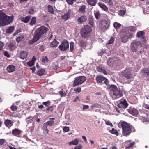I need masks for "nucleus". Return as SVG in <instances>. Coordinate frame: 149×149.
Returning <instances> with one entry per match:
<instances>
[{
  "mask_svg": "<svg viewBox=\"0 0 149 149\" xmlns=\"http://www.w3.org/2000/svg\"><path fill=\"white\" fill-rule=\"evenodd\" d=\"M27 55V54L26 52L22 51L20 53V58L22 59H24L26 58Z\"/></svg>",
  "mask_w": 149,
  "mask_h": 149,
  "instance_id": "24",
  "label": "nucleus"
},
{
  "mask_svg": "<svg viewBox=\"0 0 149 149\" xmlns=\"http://www.w3.org/2000/svg\"><path fill=\"white\" fill-rule=\"evenodd\" d=\"M13 19V15L8 16L3 12L0 11V26L9 24L12 22Z\"/></svg>",
  "mask_w": 149,
  "mask_h": 149,
  "instance_id": "3",
  "label": "nucleus"
},
{
  "mask_svg": "<svg viewBox=\"0 0 149 149\" xmlns=\"http://www.w3.org/2000/svg\"><path fill=\"white\" fill-rule=\"evenodd\" d=\"M49 119L50 120L44 124L43 125H44V126L47 127V126H51L52 125L54 122V121H53V120H54L55 118H50Z\"/></svg>",
  "mask_w": 149,
  "mask_h": 149,
  "instance_id": "13",
  "label": "nucleus"
},
{
  "mask_svg": "<svg viewBox=\"0 0 149 149\" xmlns=\"http://www.w3.org/2000/svg\"><path fill=\"white\" fill-rule=\"evenodd\" d=\"M114 41V38L113 37H111L110 39L108 41L107 44H111L113 43Z\"/></svg>",
  "mask_w": 149,
  "mask_h": 149,
  "instance_id": "49",
  "label": "nucleus"
},
{
  "mask_svg": "<svg viewBox=\"0 0 149 149\" xmlns=\"http://www.w3.org/2000/svg\"><path fill=\"white\" fill-rule=\"evenodd\" d=\"M21 131L17 129L13 130L12 131V134L15 136H17L20 134Z\"/></svg>",
  "mask_w": 149,
  "mask_h": 149,
  "instance_id": "23",
  "label": "nucleus"
},
{
  "mask_svg": "<svg viewBox=\"0 0 149 149\" xmlns=\"http://www.w3.org/2000/svg\"><path fill=\"white\" fill-rule=\"evenodd\" d=\"M107 22L105 20H102L99 23V27L102 29H105L108 27Z\"/></svg>",
  "mask_w": 149,
  "mask_h": 149,
  "instance_id": "11",
  "label": "nucleus"
},
{
  "mask_svg": "<svg viewBox=\"0 0 149 149\" xmlns=\"http://www.w3.org/2000/svg\"><path fill=\"white\" fill-rule=\"evenodd\" d=\"M103 2L107 3L110 7H112L113 6V0H106Z\"/></svg>",
  "mask_w": 149,
  "mask_h": 149,
  "instance_id": "33",
  "label": "nucleus"
},
{
  "mask_svg": "<svg viewBox=\"0 0 149 149\" xmlns=\"http://www.w3.org/2000/svg\"><path fill=\"white\" fill-rule=\"evenodd\" d=\"M99 107V104L98 103H95L93 104L91 107V108L93 109L95 108H97Z\"/></svg>",
  "mask_w": 149,
  "mask_h": 149,
  "instance_id": "52",
  "label": "nucleus"
},
{
  "mask_svg": "<svg viewBox=\"0 0 149 149\" xmlns=\"http://www.w3.org/2000/svg\"><path fill=\"white\" fill-rule=\"evenodd\" d=\"M70 13L69 12L67 13L66 14L63 15L61 16V18L64 20H68L70 17Z\"/></svg>",
  "mask_w": 149,
  "mask_h": 149,
  "instance_id": "21",
  "label": "nucleus"
},
{
  "mask_svg": "<svg viewBox=\"0 0 149 149\" xmlns=\"http://www.w3.org/2000/svg\"><path fill=\"white\" fill-rule=\"evenodd\" d=\"M31 17V16L30 15H28L25 17H22L21 18L20 20L24 23H27L29 22Z\"/></svg>",
  "mask_w": 149,
  "mask_h": 149,
  "instance_id": "22",
  "label": "nucleus"
},
{
  "mask_svg": "<svg viewBox=\"0 0 149 149\" xmlns=\"http://www.w3.org/2000/svg\"><path fill=\"white\" fill-rule=\"evenodd\" d=\"M24 38V36H18L16 39V41L18 43H19L22 40V39Z\"/></svg>",
  "mask_w": 149,
  "mask_h": 149,
  "instance_id": "44",
  "label": "nucleus"
},
{
  "mask_svg": "<svg viewBox=\"0 0 149 149\" xmlns=\"http://www.w3.org/2000/svg\"><path fill=\"white\" fill-rule=\"evenodd\" d=\"M114 63V58H110L107 61V63L108 65L111 66Z\"/></svg>",
  "mask_w": 149,
  "mask_h": 149,
  "instance_id": "31",
  "label": "nucleus"
},
{
  "mask_svg": "<svg viewBox=\"0 0 149 149\" xmlns=\"http://www.w3.org/2000/svg\"><path fill=\"white\" fill-rule=\"evenodd\" d=\"M3 54L5 56L8 58H9L10 57L9 54L7 51H4L3 52Z\"/></svg>",
  "mask_w": 149,
  "mask_h": 149,
  "instance_id": "56",
  "label": "nucleus"
},
{
  "mask_svg": "<svg viewBox=\"0 0 149 149\" xmlns=\"http://www.w3.org/2000/svg\"><path fill=\"white\" fill-rule=\"evenodd\" d=\"M34 11V8H31L29 9L28 13L30 14H33Z\"/></svg>",
  "mask_w": 149,
  "mask_h": 149,
  "instance_id": "57",
  "label": "nucleus"
},
{
  "mask_svg": "<svg viewBox=\"0 0 149 149\" xmlns=\"http://www.w3.org/2000/svg\"><path fill=\"white\" fill-rule=\"evenodd\" d=\"M110 132L111 133L115 134L116 136L118 135V133L117 130L114 128L112 129V130L110 131Z\"/></svg>",
  "mask_w": 149,
  "mask_h": 149,
  "instance_id": "36",
  "label": "nucleus"
},
{
  "mask_svg": "<svg viewBox=\"0 0 149 149\" xmlns=\"http://www.w3.org/2000/svg\"><path fill=\"white\" fill-rule=\"evenodd\" d=\"M97 69L98 71L101 72L105 74H107V72L105 70L104 67L102 66H99L97 67Z\"/></svg>",
  "mask_w": 149,
  "mask_h": 149,
  "instance_id": "17",
  "label": "nucleus"
},
{
  "mask_svg": "<svg viewBox=\"0 0 149 149\" xmlns=\"http://www.w3.org/2000/svg\"><path fill=\"white\" fill-rule=\"evenodd\" d=\"M103 83H104L106 85H107L109 84V82L108 80L105 77V79L103 81Z\"/></svg>",
  "mask_w": 149,
  "mask_h": 149,
  "instance_id": "63",
  "label": "nucleus"
},
{
  "mask_svg": "<svg viewBox=\"0 0 149 149\" xmlns=\"http://www.w3.org/2000/svg\"><path fill=\"white\" fill-rule=\"evenodd\" d=\"M59 42L57 41L56 39H54L50 44L51 47H57Z\"/></svg>",
  "mask_w": 149,
  "mask_h": 149,
  "instance_id": "26",
  "label": "nucleus"
},
{
  "mask_svg": "<svg viewBox=\"0 0 149 149\" xmlns=\"http://www.w3.org/2000/svg\"><path fill=\"white\" fill-rule=\"evenodd\" d=\"M82 51V49L80 47H78V49L75 50V52L78 53H80Z\"/></svg>",
  "mask_w": 149,
  "mask_h": 149,
  "instance_id": "61",
  "label": "nucleus"
},
{
  "mask_svg": "<svg viewBox=\"0 0 149 149\" xmlns=\"http://www.w3.org/2000/svg\"><path fill=\"white\" fill-rule=\"evenodd\" d=\"M89 24L91 26L93 27L94 25L93 19L92 18H89Z\"/></svg>",
  "mask_w": 149,
  "mask_h": 149,
  "instance_id": "47",
  "label": "nucleus"
},
{
  "mask_svg": "<svg viewBox=\"0 0 149 149\" xmlns=\"http://www.w3.org/2000/svg\"><path fill=\"white\" fill-rule=\"evenodd\" d=\"M74 44L73 42L70 43V51L72 52H73L74 51Z\"/></svg>",
  "mask_w": 149,
  "mask_h": 149,
  "instance_id": "41",
  "label": "nucleus"
},
{
  "mask_svg": "<svg viewBox=\"0 0 149 149\" xmlns=\"http://www.w3.org/2000/svg\"><path fill=\"white\" fill-rule=\"evenodd\" d=\"M27 64L29 66H32L34 65V62L33 61H31L28 62Z\"/></svg>",
  "mask_w": 149,
  "mask_h": 149,
  "instance_id": "53",
  "label": "nucleus"
},
{
  "mask_svg": "<svg viewBox=\"0 0 149 149\" xmlns=\"http://www.w3.org/2000/svg\"><path fill=\"white\" fill-rule=\"evenodd\" d=\"M127 29L132 32L135 31L137 29L136 27L133 26H131L127 27Z\"/></svg>",
  "mask_w": 149,
  "mask_h": 149,
  "instance_id": "34",
  "label": "nucleus"
},
{
  "mask_svg": "<svg viewBox=\"0 0 149 149\" xmlns=\"http://www.w3.org/2000/svg\"><path fill=\"white\" fill-rule=\"evenodd\" d=\"M118 126L119 128H122V135L124 136L127 137L132 132L135 131V129L133 126L125 121L120 122L118 123Z\"/></svg>",
  "mask_w": 149,
  "mask_h": 149,
  "instance_id": "1",
  "label": "nucleus"
},
{
  "mask_svg": "<svg viewBox=\"0 0 149 149\" xmlns=\"http://www.w3.org/2000/svg\"><path fill=\"white\" fill-rule=\"evenodd\" d=\"M36 21V18L35 17H33L29 23V24L31 25H33L35 24Z\"/></svg>",
  "mask_w": 149,
  "mask_h": 149,
  "instance_id": "37",
  "label": "nucleus"
},
{
  "mask_svg": "<svg viewBox=\"0 0 149 149\" xmlns=\"http://www.w3.org/2000/svg\"><path fill=\"white\" fill-rule=\"evenodd\" d=\"M53 68L54 70H56L58 68V66L57 64H54L53 65Z\"/></svg>",
  "mask_w": 149,
  "mask_h": 149,
  "instance_id": "60",
  "label": "nucleus"
},
{
  "mask_svg": "<svg viewBox=\"0 0 149 149\" xmlns=\"http://www.w3.org/2000/svg\"><path fill=\"white\" fill-rule=\"evenodd\" d=\"M33 117L31 116H29L26 119V121L28 123H31L33 121Z\"/></svg>",
  "mask_w": 149,
  "mask_h": 149,
  "instance_id": "40",
  "label": "nucleus"
},
{
  "mask_svg": "<svg viewBox=\"0 0 149 149\" xmlns=\"http://www.w3.org/2000/svg\"><path fill=\"white\" fill-rule=\"evenodd\" d=\"M45 70L41 69L40 70L37 72V74L40 76H42L44 73Z\"/></svg>",
  "mask_w": 149,
  "mask_h": 149,
  "instance_id": "42",
  "label": "nucleus"
},
{
  "mask_svg": "<svg viewBox=\"0 0 149 149\" xmlns=\"http://www.w3.org/2000/svg\"><path fill=\"white\" fill-rule=\"evenodd\" d=\"M42 62L46 63L48 61V59L46 56H44L42 58Z\"/></svg>",
  "mask_w": 149,
  "mask_h": 149,
  "instance_id": "51",
  "label": "nucleus"
},
{
  "mask_svg": "<svg viewBox=\"0 0 149 149\" xmlns=\"http://www.w3.org/2000/svg\"><path fill=\"white\" fill-rule=\"evenodd\" d=\"M48 10L51 13L53 14L54 13L52 6L50 5H48Z\"/></svg>",
  "mask_w": 149,
  "mask_h": 149,
  "instance_id": "39",
  "label": "nucleus"
},
{
  "mask_svg": "<svg viewBox=\"0 0 149 149\" xmlns=\"http://www.w3.org/2000/svg\"><path fill=\"white\" fill-rule=\"evenodd\" d=\"M75 1V0H66L67 2L70 5L72 4L73 3V2Z\"/></svg>",
  "mask_w": 149,
  "mask_h": 149,
  "instance_id": "59",
  "label": "nucleus"
},
{
  "mask_svg": "<svg viewBox=\"0 0 149 149\" xmlns=\"http://www.w3.org/2000/svg\"><path fill=\"white\" fill-rule=\"evenodd\" d=\"M88 3L91 6H95L97 3L96 0H86Z\"/></svg>",
  "mask_w": 149,
  "mask_h": 149,
  "instance_id": "28",
  "label": "nucleus"
},
{
  "mask_svg": "<svg viewBox=\"0 0 149 149\" xmlns=\"http://www.w3.org/2000/svg\"><path fill=\"white\" fill-rule=\"evenodd\" d=\"M15 67L12 65H10L7 67V70L9 72H12L14 71L15 69Z\"/></svg>",
  "mask_w": 149,
  "mask_h": 149,
  "instance_id": "20",
  "label": "nucleus"
},
{
  "mask_svg": "<svg viewBox=\"0 0 149 149\" xmlns=\"http://www.w3.org/2000/svg\"><path fill=\"white\" fill-rule=\"evenodd\" d=\"M95 16L97 19H98L99 16L100 15V13L99 12H97L94 14Z\"/></svg>",
  "mask_w": 149,
  "mask_h": 149,
  "instance_id": "55",
  "label": "nucleus"
},
{
  "mask_svg": "<svg viewBox=\"0 0 149 149\" xmlns=\"http://www.w3.org/2000/svg\"><path fill=\"white\" fill-rule=\"evenodd\" d=\"M48 30L47 28L44 26H41L37 28L34 32L33 39L29 41V44L31 45L37 41Z\"/></svg>",
  "mask_w": 149,
  "mask_h": 149,
  "instance_id": "2",
  "label": "nucleus"
},
{
  "mask_svg": "<svg viewBox=\"0 0 149 149\" xmlns=\"http://www.w3.org/2000/svg\"><path fill=\"white\" fill-rule=\"evenodd\" d=\"M84 29H85V31L89 33L92 31L91 29L90 26L88 25H86L84 26Z\"/></svg>",
  "mask_w": 149,
  "mask_h": 149,
  "instance_id": "32",
  "label": "nucleus"
},
{
  "mask_svg": "<svg viewBox=\"0 0 149 149\" xmlns=\"http://www.w3.org/2000/svg\"><path fill=\"white\" fill-rule=\"evenodd\" d=\"M105 79V77L102 76H98L96 78L97 82L100 84L103 83V81Z\"/></svg>",
  "mask_w": 149,
  "mask_h": 149,
  "instance_id": "14",
  "label": "nucleus"
},
{
  "mask_svg": "<svg viewBox=\"0 0 149 149\" xmlns=\"http://www.w3.org/2000/svg\"><path fill=\"white\" fill-rule=\"evenodd\" d=\"M140 44V42L136 41H133L131 43V49L134 52H135L137 50V49L138 45Z\"/></svg>",
  "mask_w": 149,
  "mask_h": 149,
  "instance_id": "10",
  "label": "nucleus"
},
{
  "mask_svg": "<svg viewBox=\"0 0 149 149\" xmlns=\"http://www.w3.org/2000/svg\"><path fill=\"white\" fill-rule=\"evenodd\" d=\"M110 87L113 91V95L116 98H119L123 95V91L120 89H118L116 86L112 85Z\"/></svg>",
  "mask_w": 149,
  "mask_h": 149,
  "instance_id": "5",
  "label": "nucleus"
},
{
  "mask_svg": "<svg viewBox=\"0 0 149 149\" xmlns=\"http://www.w3.org/2000/svg\"><path fill=\"white\" fill-rule=\"evenodd\" d=\"M4 123L5 125L8 128H10L13 125V123L12 121L9 119L6 120L4 121Z\"/></svg>",
  "mask_w": 149,
  "mask_h": 149,
  "instance_id": "16",
  "label": "nucleus"
},
{
  "mask_svg": "<svg viewBox=\"0 0 149 149\" xmlns=\"http://www.w3.org/2000/svg\"><path fill=\"white\" fill-rule=\"evenodd\" d=\"M137 37L143 39L145 41L146 40V37L143 31H140L138 32L137 33Z\"/></svg>",
  "mask_w": 149,
  "mask_h": 149,
  "instance_id": "15",
  "label": "nucleus"
},
{
  "mask_svg": "<svg viewBox=\"0 0 149 149\" xmlns=\"http://www.w3.org/2000/svg\"><path fill=\"white\" fill-rule=\"evenodd\" d=\"M43 128L44 134H47L49 131V130L47 128V127L43 125Z\"/></svg>",
  "mask_w": 149,
  "mask_h": 149,
  "instance_id": "43",
  "label": "nucleus"
},
{
  "mask_svg": "<svg viewBox=\"0 0 149 149\" xmlns=\"http://www.w3.org/2000/svg\"><path fill=\"white\" fill-rule=\"evenodd\" d=\"M59 94L61 97H65L66 95V93L63 89H61L58 92Z\"/></svg>",
  "mask_w": 149,
  "mask_h": 149,
  "instance_id": "30",
  "label": "nucleus"
},
{
  "mask_svg": "<svg viewBox=\"0 0 149 149\" xmlns=\"http://www.w3.org/2000/svg\"><path fill=\"white\" fill-rule=\"evenodd\" d=\"M3 46V43L2 42L0 41V51L2 50Z\"/></svg>",
  "mask_w": 149,
  "mask_h": 149,
  "instance_id": "62",
  "label": "nucleus"
},
{
  "mask_svg": "<svg viewBox=\"0 0 149 149\" xmlns=\"http://www.w3.org/2000/svg\"><path fill=\"white\" fill-rule=\"evenodd\" d=\"M50 103V101H47L45 102H44L42 103V104L46 106H48L49 105Z\"/></svg>",
  "mask_w": 149,
  "mask_h": 149,
  "instance_id": "54",
  "label": "nucleus"
},
{
  "mask_svg": "<svg viewBox=\"0 0 149 149\" xmlns=\"http://www.w3.org/2000/svg\"><path fill=\"white\" fill-rule=\"evenodd\" d=\"M81 35L82 37L85 38L87 36L88 33L85 30V29H82L81 31Z\"/></svg>",
  "mask_w": 149,
  "mask_h": 149,
  "instance_id": "27",
  "label": "nucleus"
},
{
  "mask_svg": "<svg viewBox=\"0 0 149 149\" xmlns=\"http://www.w3.org/2000/svg\"><path fill=\"white\" fill-rule=\"evenodd\" d=\"M86 79V77L84 76H80L75 78L73 83V86L81 84L84 82Z\"/></svg>",
  "mask_w": 149,
  "mask_h": 149,
  "instance_id": "7",
  "label": "nucleus"
},
{
  "mask_svg": "<svg viewBox=\"0 0 149 149\" xmlns=\"http://www.w3.org/2000/svg\"><path fill=\"white\" fill-rule=\"evenodd\" d=\"M86 19V17L84 15H82L78 18L77 21L79 23H81L85 22Z\"/></svg>",
  "mask_w": 149,
  "mask_h": 149,
  "instance_id": "18",
  "label": "nucleus"
},
{
  "mask_svg": "<svg viewBox=\"0 0 149 149\" xmlns=\"http://www.w3.org/2000/svg\"><path fill=\"white\" fill-rule=\"evenodd\" d=\"M135 143V142H133L129 144L128 146L126 147L125 148L127 149H129L132 147Z\"/></svg>",
  "mask_w": 149,
  "mask_h": 149,
  "instance_id": "46",
  "label": "nucleus"
},
{
  "mask_svg": "<svg viewBox=\"0 0 149 149\" xmlns=\"http://www.w3.org/2000/svg\"><path fill=\"white\" fill-rule=\"evenodd\" d=\"M126 13V11L124 10H122L120 11L119 12L118 14L121 16H123Z\"/></svg>",
  "mask_w": 149,
  "mask_h": 149,
  "instance_id": "48",
  "label": "nucleus"
},
{
  "mask_svg": "<svg viewBox=\"0 0 149 149\" xmlns=\"http://www.w3.org/2000/svg\"><path fill=\"white\" fill-rule=\"evenodd\" d=\"M69 48V43L67 41L65 40L62 42L59 46L58 48L62 51H65Z\"/></svg>",
  "mask_w": 149,
  "mask_h": 149,
  "instance_id": "9",
  "label": "nucleus"
},
{
  "mask_svg": "<svg viewBox=\"0 0 149 149\" xmlns=\"http://www.w3.org/2000/svg\"><path fill=\"white\" fill-rule=\"evenodd\" d=\"M79 142L78 140L77 139H75L74 140L72 141H71L69 142L68 144L69 145H77Z\"/></svg>",
  "mask_w": 149,
  "mask_h": 149,
  "instance_id": "29",
  "label": "nucleus"
},
{
  "mask_svg": "<svg viewBox=\"0 0 149 149\" xmlns=\"http://www.w3.org/2000/svg\"><path fill=\"white\" fill-rule=\"evenodd\" d=\"M98 4L100 7L103 10L105 11H107L108 10V8L102 2H99L98 3Z\"/></svg>",
  "mask_w": 149,
  "mask_h": 149,
  "instance_id": "19",
  "label": "nucleus"
},
{
  "mask_svg": "<svg viewBox=\"0 0 149 149\" xmlns=\"http://www.w3.org/2000/svg\"><path fill=\"white\" fill-rule=\"evenodd\" d=\"M105 51L103 50H101L100 52H98V54L99 55L101 56L104 53Z\"/></svg>",
  "mask_w": 149,
  "mask_h": 149,
  "instance_id": "64",
  "label": "nucleus"
},
{
  "mask_svg": "<svg viewBox=\"0 0 149 149\" xmlns=\"http://www.w3.org/2000/svg\"><path fill=\"white\" fill-rule=\"evenodd\" d=\"M130 33L128 32H121L120 34V37L122 42L123 43L127 42L130 38Z\"/></svg>",
  "mask_w": 149,
  "mask_h": 149,
  "instance_id": "8",
  "label": "nucleus"
},
{
  "mask_svg": "<svg viewBox=\"0 0 149 149\" xmlns=\"http://www.w3.org/2000/svg\"><path fill=\"white\" fill-rule=\"evenodd\" d=\"M10 109L11 110L13 111H15L17 109V106L13 104L10 107Z\"/></svg>",
  "mask_w": 149,
  "mask_h": 149,
  "instance_id": "50",
  "label": "nucleus"
},
{
  "mask_svg": "<svg viewBox=\"0 0 149 149\" xmlns=\"http://www.w3.org/2000/svg\"><path fill=\"white\" fill-rule=\"evenodd\" d=\"M86 6L85 5H83L79 8V10L81 13H84L85 11Z\"/></svg>",
  "mask_w": 149,
  "mask_h": 149,
  "instance_id": "35",
  "label": "nucleus"
},
{
  "mask_svg": "<svg viewBox=\"0 0 149 149\" xmlns=\"http://www.w3.org/2000/svg\"><path fill=\"white\" fill-rule=\"evenodd\" d=\"M128 106V104L127 103L125 99L122 100H120L118 103V108L115 107L116 110L118 113H121L123 111V109H125Z\"/></svg>",
  "mask_w": 149,
  "mask_h": 149,
  "instance_id": "4",
  "label": "nucleus"
},
{
  "mask_svg": "<svg viewBox=\"0 0 149 149\" xmlns=\"http://www.w3.org/2000/svg\"><path fill=\"white\" fill-rule=\"evenodd\" d=\"M128 112L134 116H136L137 115L138 113V111L136 109L132 107H131L128 110Z\"/></svg>",
  "mask_w": 149,
  "mask_h": 149,
  "instance_id": "12",
  "label": "nucleus"
},
{
  "mask_svg": "<svg viewBox=\"0 0 149 149\" xmlns=\"http://www.w3.org/2000/svg\"><path fill=\"white\" fill-rule=\"evenodd\" d=\"M14 29V26H10L6 29V32L7 33L10 34L13 32Z\"/></svg>",
  "mask_w": 149,
  "mask_h": 149,
  "instance_id": "25",
  "label": "nucleus"
},
{
  "mask_svg": "<svg viewBox=\"0 0 149 149\" xmlns=\"http://www.w3.org/2000/svg\"><path fill=\"white\" fill-rule=\"evenodd\" d=\"M113 26L116 29H118L121 26V25L117 22H115L113 24Z\"/></svg>",
  "mask_w": 149,
  "mask_h": 149,
  "instance_id": "38",
  "label": "nucleus"
},
{
  "mask_svg": "<svg viewBox=\"0 0 149 149\" xmlns=\"http://www.w3.org/2000/svg\"><path fill=\"white\" fill-rule=\"evenodd\" d=\"M64 132H68L69 130V127H64L63 129Z\"/></svg>",
  "mask_w": 149,
  "mask_h": 149,
  "instance_id": "58",
  "label": "nucleus"
},
{
  "mask_svg": "<svg viewBox=\"0 0 149 149\" xmlns=\"http://www.w3.org/2000/svg\"><path fill=\"white\" fill-rule=\"evenodd\" d=\"M133 69L132 67L129 68L125 69L123 74L124 77L127 79H132L133 74L131 72Z\"/></svg>",
  "mask_w": 149,
  "mask_h": 149,
  "instance_id": "6",
  "label": "nucleus"
},
{
  "mask_svg": "<svg viewBox=\"0 0 149 149\" xmlns=\"http://www.w3.org/2000/svg\"><path fill=\"white\" fill-rule=\"evenodd\" d=\"M141 72L144 73H147V75H148V68H144L141 70Z\"/></svg>",
  "mask_w": 149,
  "mask_h": 149,
  "instance_id": "45",
  "label": "nucleus"
}]
</instances>
